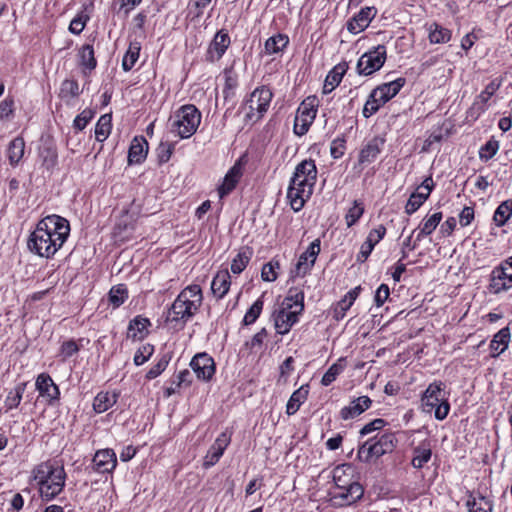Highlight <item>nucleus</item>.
<instances>
[{"label":"nucleus","mask_w":512,"mask_h":512,"mask_svg":"<svg viewBox=\"0 0 512 512\" xmlns=\"http://www.w3.org/2000/svg\"><path fill=\"white\" fill-rule=\"evenodd\" d=\"M70 234L69 221L59 215L41 219L30 234L27 246L34 254L51 258L63 246Z\"/></svg>","instance_id":"f257e3e1"},{"label":"nucleus","mask_w":512,"mask_h":512,"mask_svg":"<svg viewBox=\"0 0 512 512\" xmlns=\"http://www.w3.org/2000/svg\"><path fill=\"white\" fill-rule=\"evenodd\" d=\"M202 300V290L199 285L187 286L172 303L168 313V320L182 321L185 324L199 310Z\"/></svg>","instance_id":"f03ea898"},{"label":"nucleus","mask_w":512,"mask_h":512,"mask_svg":"<svg viewBox=\"0 0 512 512\" xmlns=\"http://www.w3.org/2000/svg\"><path fill=\"white\" fill-rule=\"evenodd\" d=\"M201 112L195 105L187 104L181 106L176 112L171 123V132L182 139L191 137L199 127Z\"/></svg>","instance_id":"7ed1b4c3"},{"label":"nucleus","mask_w":512,"mask_h":512,"mask_svg":"<svg viewBox=\"0 0 512 512\" xmlns=\"http://www.w3.org/2000/svg\"><path fill=\"white\" fill-rule=\"evenodd\" d=\"M442 385V382L431 383L421 398L423 410L427 413H431L434 410L437 420H444L450 411V404L445 396Z\"/></svg>","instance_id":"20e7f679"},{"label":"nucleus","mask_w":512,"mask_h":512,"mask_svg":"<svg viewBox=\"0 0 512 512\" xmlns=\"http://www.w3.org/2000/svg\"><path fill=\"white\" fill-rule=\"evenodd\" d=\"M372 440L366 441L359 447L358 457L361 461L370 462L372 458H379L384 454L390 453L396 447L397 439L393 433H384L380 438L372 443Z\"/></svg>","instance_id":"39448f33"},{"label":"nucleus","mask_w":512,"mask_h":512,"mask_svg":"<svg viewBox=\"0 0 512 512\" xmlns=\"http://www.w3.org/2000/svg\"><path fill=\"white\" fill-rule=\"evenodd\" d=\"M272 97L273 94L270 88L266 86L256 88L246 101L245 106L248 109L246 112V118L254 122L260 120L267 112Z\"/></svg>","instance_id":"423d86ee"},{"label":"nucleus","mask_w":512,"mask_h":512,"mask_svg":"<svg viewBox=\"0 0 512 512\" xmlns=\"http://www.w3.org/2000/svg\"><path fill=\"white\" fill-rule=\"evenodd\" d=\"M316 182H310L307 178H300L293 175L287 191V198L289 199L291 208L298 212L303 207L305 202L311 197L313 188Z\"/></svg>","instance_id":"0eeeda50"},{"label":"nucleus","mask_w":512,"mask_h":512,"mask_svg":"<svg viewBox=\"0 0 512 512\" xmlns=\"http://www.w3.org/2000/svg\"><path fill=\"white\" fill-rule=\"evenodd\" d=\"M386 61V47L378 45L364 53L357 62V71L360 75H371L380 70Z\"/></svg>","instance_id":"6e6552de"},{"label":"nucleus","mask_w":512,"mask_h":512,"mask_svg":"<svg viewBox=\"0 0 512 512\" xmlns=\"http://www.w3.org/2000/svg\"><path fill=\"white\" fill-rule=\"evenodd\" d=\"M320 252V240L315 239L307 248L305 252H303L294 267L290 271V277L293 279L299 276H305L310 272L311 268L314 266L316 257Z\"/></svg>","instance_id":"1a4fd4ad"},{"label":"nucleus","mask_w":512,"mask_h":512,"mask_svg":"<svg viewBox=\"0 0 512 512\" xmlns=\"http://www.w3.org/2000/svg\"><path fill=\"white\" fill-rule=\"evenodd\" d=\"M66 474L62 466H56L54 473L39 488L41 497L49 501L56 497L64 488Z\"/></svg>","instance_id":"9d476101"},{"label":"nucleus","mask_w":512,"mask_h":512,"mask_svg":"<svg viewBox=\"0 0 512 512\" xmlns=\"http://www.w3.org/2000/svg\"><path fill=\"white\" fill-rule=\"evenodd\" d=\"M190 367L196 374L197 378L202 381H209L215 374V362L207 353L196 354L191 362Z\"/></svg>","instance_id":"9b49d317"},{"label":"nucleus","mask_w":512,"mask_h":512,"mask_svg":"<svg viewBox=\"0 0 512 512\" xmlns=\"http://www.w3.org/2000/svg\"><path fill=\"white\" fill-rule=\"evenodd\" d=\"M434 188V182L431 177L426 178L416 189L415 192H413L405 206V212L408 215H412L415 213L427 200L430 193L432 192Z\"/></svg>","instance_id":"f8f14e48"},{"label":"nucleus","mask_w":512,"mask_h":512,"mask_svg":"<svg viewBox=\"0 0 512 512\" xmlns=\"http://www.w3.org/2000/svg\"><path fill=\"white\" fill-rule=\"evenodd\" d=\"M315 117L316 110L314 109L313 104H308L306 101H303L298 108L297 115L295 117L293 127L294 133L298 136L306 134Z\"/></svg>","instance_id":"ddd939ff"},{"label":"nucleus","mask_w":512,"mask_h":512,"mask_svg":"<svg viewBox=\"0 0 512 512\" xmlns=\"http://www.w3.org/2000/svg\"><path fill=\"white\" fill-rule=\"evenodd\" d=\"M231 434L227 431L222 432L209 448L207 454L204 457L203 467L208 469L214 466L221 456L223 455L225 449L230 444Z\"/></svg>","instance_id":"4468645a"},{"label":"nucleus","mask_w":512,"mask_h":512,"mask_svg":"<svg viewBox=\"0 0 512 512\" xmlns=\"http://www.w3.org/2000/svg\"><path fill=\"white\" fill-rule=\"evenodd\" d=\"M405 83L406 79L403 77L397 78L396 80L388 83H383L372 90L371 98H376L378 103L384 105L399 93Z\"/></svg>","instance_id":"2eb2a0df"},{"label":"nucleus","mask_w":512,"mask_h":512,"mask_svg":"<svg viewBox=\"0 0 512 512\" xmlns=\"http://www.w3.org/2000/svg\"><path fill=\"white\" fill-rule=\"evenodd\" d=\"M512 288V276L504 272L503 267H495L490 273L488 292L494 295L508 291Z\"/></svg>","instance_id":"dca6fc26"},{"label":"nucleus","mask_w":512,"mask_h":512,"mask_svg":"<svg viewBox=\"0 0 512 512\" xmlns=\"http://www.w3.org/2000/svg\"><path fill=\"white\" fill-rule=\"evenodd\" d=\"M231 43L230 36L227 31L219 30L211 41L208 51L207 60L213 62L222 58Z\"/></svg>","instance_id":"f3484780"},{"label":"nucleus","mask_w":512,"mask_h":512,"mask_svg":"<svg viewBox=\"0 0 512 512\" xmlns=\"http://www.w3.org/2000/svg\"><path fill=\"white\" fill-rule=\"evenodd\" d=\"M376 15V9L374 7L362 8L356 15H354L347 23V29L352 34H358L364 31L372 19Z\"/></svg>","instance_id":"a211bd4d"},{"label":"nucleus","mask_w":512,"mask_h":512,"mask_svg":"<svg viewBox=\"0 0 512 512\" xmlns=\"http://www.w3.org/2000/svg\"><path fill=\"white\" fill-rule=\"evenodd\" d=\"M385 140L381 137H374L369 140L359 152L358 163L369 164L376 160L381 153Z\"/></svg>","instance_id":"6ab92c4d"},{"label":"nucleus","mask_w":512,"mask_h":512,"mask_svg":"<svg viewBox=\"0 0 512 512\" xmlns=\"http://www.w3.org/2000/svg\"><path fill=\"white\" fill-rule=\"evenodd\" d=\"M300 311L282 307L275 316V329L277 333L284 335L288 333L291 327L298 321Z\"/></svg>","instance_id":"aec40b11"},{"label":"nucleus","mask_w":512,"mask_h":512,"mask_svg":"<svg viewBox=\"0 0 512 512\" xmlns=\"http://www.w3.org/2000/svg\"><path fill=\"white\" fill-rule=\"evenodd\" d=\"M242 166L240 162H236L226 173L223 183L218 188V194L220 198H223L230 194L238 184L242 177Z\"/></svg>","instance_id":"412c9836"},{"label":"nucleus","mask_w":512,"mask_h":512,"mask_svg":"<svg viewBox=\"0 0 512 512\" xmlns=\"http://www.w3.org/2000/svg\"><path fill=\"white\" fill-rule=\"evenodd\" d=\"M371 404L372 400L368 396H360L341 409L340 417L343 420L353 419L368 410Z\"/></svg>","instance_id":"4be33fe9"},{"label":"nucleus","mask_w":512,"mask_h":512,"mask_svg":"<svg viewBox=\"0 0 512 512\" xmlns=\"http://www.w3.org/2000/svg\"><path fill=\"white\" fill-rule=\"evenodd\" d=\"M93 464L97 472L108 473L116 467L117 458L112 449H104L96 452Z\"/></svg>","instance_id":"5701e85b"},{"label":"nucleus","mask_w":512,"mask_h":512,"mask_svg":"<svg viewBox=\"0 0 512 512\" xmlns=\"http://www.w3.org/2000/svg\"><path fill=\"white\" fill-rule=\"evenodd\" d=\"M36 388L41 396L48 398L50 403L59 399V388L48 374L42 373L37 377Z\"/></svg>","instance_id":"b1692460"},{"label":"nucleus","mask_w":512,"mask_h":512,"mask_svg":"<svg viewBox=\"0 0 512 512\" xmlns=\"http://www.w3.org/2000/svg\"><path fill=\"white\" fill-rule=\"evenodd\" d=\"M148 153V142L144 137H135L128 151V163L130 165L142 163Z\"/></svg>","instance_id":"393cba45"},{"label":"nucleus","mask_w":512,"mask_h":512,"mask_svg":"<svg viewBox=\"0 0 512 512\" xmlns=\"http://www.w3.org/2000/svg\"><path fill=\"white\" fill-rule=\"evenodd\" d=\"M364 489L358 482H350L344 491L334 495L335 499L341 500V505H351L363 497Z\"/></svg>","instance_id":"a878e982"},{"label":"nucleus","mask_w":512,"mask_h":512,"mask_svg":"<svg viewBox=\"0 0 512 512\" xmlns=\"http://www.w3.org/2000/svg\"><path fill=\"white\" fill-rule=\"evenodd\" d=\"M230 278V274L227 270H221L214 276L211 283V290L216 298L221 299L227 294L231 285Z\"/></svg>","instance_id":"bb28decb"},{"label":"nucleus","mask_w":512,"mask_h":512,"mask_svg":"<svg viewBox=\"0 0 512 512\" xmlns=\"http://www.w3.org/2000/svg\"><path fill=\"white\" fill-rule=\"evenodd\" d=\"M432 456L431 443L428 440L422 441L418 446L413 448V458L411 464L416 469H421L428 463Z\"/></svg>","instance_id":"cd10ccee"},{"label":"nucleus","mask_w":512,"mask_h":512,"mask_svg":"<svg viewBox=\"0 0 512 512\" xmlns=\"http://www.w3.org/2000/svg\"><path fill=\"white\" fill-rule=\"evenodd\" d=\"M25 141L22 137L14 138L8 146L7 156L11 166L15 167L19 164L24 156Z\"/></svg>","instance_id":"c85d7f7f"},{"label":"nucleus","mask_w":512,"mask_h":512,"mask_svg":"<svg viewBox=\"0 0 512 512\" xmlns=\"http://www.w3.org/2000/svg\"><path fill=\"white\" fill-rule=\"evenodd\" d=\"M118 396V393L109 394L108 392H99L93 401L94 411L96 413L107 411L117 402Z\"/></svg>","instance_id":"c756f323"},{"label":"nucleus","mask_w":512,"mask_h":512,"mask_svg":"<svg viewBox=\"0 0 512 512\" xmlns=\"http://www.w3.org/2000/svg\"><path fill=\"white\" fill-rule=\"evenodd\" d=\"M308 393L309 390L307 385L301 386L299 389L294 391L287 402L286 413L288 415L295 414L299 410L302 403H304V401L307 399Z\"/></svg>","instance_id":"7c9ffc66"},{"label":"nucleus","mask_w":512,"mask_h":512,"mask_svg":"<svg viewBox=\"0 0 512 512\" xmlns=\"http://www.w3.org/2000/svg\"><path fill=\"white\" fill-rule=\"evenodd\" d=\"M289 44V37L285 34H277L269 37L265 42V53L268 55L282 52Z\"/></svg>","instance_id":"2f4dec72"},{"label":"nucleus","mask_w":512,"mask_h":512,"mask_svg":"<svg viewBox=\"0 0 512 512\" xmlns=\"http://www.w3.org/2000/svg\"><path fill=\"white\" fill-rule=\"evenodd\" d=\"M293 175H296L297 178H307L310 182H316L317 168L315 161L312 159L303 160L296 166Z\"/></svg>","instance_id":"473e14b6"},{"label":"nucleus","mask_w":512,"mask_h":512,"mask_svg":"<svg viewBox=\"0 0 512 512\" xmlns=\"http://www.w3.org/2000/svg\"><path fill=\"white\" fill-rule=\"evenodd\" d=\"M253 255V251L249 247L242 248L233 258L231 263V271L234 274H240L248 265Z\"/></svg>","instance_id":"72a5a7b5"},{"label":"nucleus","mask_w":512,"mask_h":512,"mask_svg":"<svg viewBox=\"0 0 512 512\" xmlns=\"http://www.w3.org/2000/svg\"><path fill=\"white\" fill-rule=\"evenodd\" d=\"M282 306L284 308L292 309L296 307L295 311H300L302 313L304 309V293L303 291L297 288H290L288 291V295L284 298Z\"/></svg>","instance_id":"f704fd0d"},{"label":"nucleus","mask_w":512,"mask_h":512,"mask_svg":"<svg viewBox=\"0 0 512 512\" xmlns=\"http://www.w3.org/2000/svg\"><path fill=\"white\" fill-rule=\"evenodd\" d=\"M466 506L469 512H492L493 502L479 494L478 496H471Z\"/></svg>","instance_id":"c9c22d12"},{"label":"nucleus","mask_w":512,"mask_h":512,"mask_svg":"<svg viewBox=\"0 0 512 512\" xmlns=\"http://www.w3.org/2000/svg\"><path fill=\"white\" fill-rule=\"evenodd\" d=\"M512 216V199L505 200L496 208L493 220L497 227L504 226Z\"/></svg>","instance_id":"e433bc0d"},{"label":"nucleus","mask_w":512,"mask_h":512,"mask_svg":"<svg viewBox=\"0 0 512 512\" xmlns=\"http://www.w3.org/2000/svg\"><path fill=\"white\" fill-rule=\"evenodd\" d=\"M429 41L432 44L447 43L451 39V31L437 23L429 26Z\"/></svg>","instance_id":"4c0bfd02"},{"label":"nucleus","mask_w":512,"mask_h":512,"mask_svg":"<svg viewBox=\"0 0 512 512\" xmlns=\"http://www.w3.org/2000/svg\"><path fill=\"white\" fill-rule=\"evenodd\" d=\"M150 325V321L147 318L136 316L129 322L127 335L130 338H141L144 331Z\"/></svg>","instance_id":"58836bf2"},{"label":"nucleus","mask_w":512,"mask_h":512,"mask_svg":"<svg viewBox=\"0 0 512 512\" xmlns=\"http://www.w3.org/2000/svg\"><path fill=\"white\" fill-rule=\"evenodd\" d=\"M141 45L139 42H131L127 52L122 60V68L124 71H130L139 58Z\"/></svg>","instance_id":"ea45409f"},{"label":"nucleus","mask_w":512,"mask_h":512,"mask_svg":"<svg viewBox=\"0 0 512 512\" xmlns=\"http://www.w3.org/2000/svg\"><path fill=\"white\" fill-rule=\"evenodd\" d=\"M111 121V114H104L99 118L95 126V138L98 142L105 141L109 136L112 128Z\"/></svg>","instance_id":"a19ab883"},{"label":"nucleus","mask_w":512,"mask_h":512,"mask_svg":"<svg viewBox=\"0 0 512 512\" xmlns=\"http://www.w3.org/2000/svg\"><path fill=\"white\" fill-rule=\"evenodd\" d=\"M346 367V359L340 358L332 364L329 369L325 372L321 379V384L323 386H329L332 382H334L337 378V376L343 372V370Z\"/></svg>","instance_id":"79ce46f5"},{"label":"nucleus","mask_w":512,"mask_h":512,"mask_svg":"<svg viewBox=\"0 0 512 512\" xmlns=\"http://www.w3.org/2000/svg\"><path fill=\"white\" fill-rule=\"evenodd\" d=\"M128 298V290L124 284H118L113 286L108 294V299L110 304L113 305L114 308H118L121 306L126 299Z\"/></svg>","instance_id":"37998d69"},{"label":"nucleus","mask_w":512,"mask_h":512,"mask_svg":"<svg viewBox=\"0 0 512 512\" xmlns=\"http://www.w3.org/2000/svg\"><path fill=\"white\" fill-rule=\"evenodd\" d=\"M347 69H348L347 62H341V63L337 64L336 66H334L333 69L331 71H329V73L327 74V76L325 78V81L327 82V86H332V87L336 88L340 84Z\"/></svg>","instance_id":"c03bdc74"},{"label":"nucleus","mask_w":512,"mask_h":512,"mask_svg":"<svg viewBox=\"0 0 512 512\" xmlns=\"http://www.w3.org/2000/svg\"><path fill=\"white\" fill-rule=\"evenodd\" d=\"M26 389V383H18L13 390H11L6 399H5V407L8 410L17 408L22 400L23 393Z\"/></svg>","instance_id":"a18cd8bd"},{"label":"nucleus","mask_w":512,"mask_h":512,"mask_svg":"<svg viewBox=\"0 0 512 512\" xmlns=\"http://www.w3.org/2000/svg\"><path fill=\"white\" fill-rule=\"evenodd\" d=\"M79 56H80V64L82 66L89 69L90 71L95 69V67L97 65V61L94 56V49H93L92 45H90V44L83 45L82 48L80 49Z\"/></svg>","instance_id":"49530a36"},{"label":"nucleus","mask_w":512,"mask_h":512,"mask_svg":"<svg viewBox=\"0 0 512 512\" xmlns=\"http://www.w3.org/2000/svg\"><path fill=\"white\" fill-rule=\"evenodd\" d=\"M81 93L79 84L74 79H66L62 82L60 87V97L62 99H70L78 97Z\"/></svg>","instance_id":"de8ad7c7"},{"label":"nucleus","mask_w":512,"mask_h":512,"mask_svg":"<svg viewBox=\"0 0 512 512\" xmlns=\"http://www.w3.org/2000/svg\"><path fill=\"white\" fill-rule=\"evenodd\" d=\"M364 213V205L359 200H354L353 206L349 208L345 215V221L348 228L355 225Z\"/></svg>","instance_id":"09e8293b"},{"label":"nucleus","mask_w":512,"mask_h":512,"mask_svg":"<svg viewBox=\"0 0 512 512\" xmlns=\"http://www.w3.org/2000/svg\"><path fill=\"white\" fill-rule=\"evenodd\" d=\"M510 338H511V333H510V328L508 326L500 329L493 336L492 340L494 341V343L502 345V348L497 353L491 354V356L496 358L500 354H502L508 348V345H509V342H510Z\"/></svg>","instance_id":"8fccbe9b"},{"label":"nucleus","mask_w":512,"mask_h":512,"mask_svg":"<svg viewBox=\"0 0 512 512\" xmlns=\"http://www.w3.org/2000/svg\"><path fill=\"white\" fill-rule=\"evenodd\" d=\"M280 268L279 260L273 258L268 263L264 264L261 270V277L263 281L273 282L277 279V269Z\"/></svg>","instance_id":"3c124183"},{"label":"nucleus","mask_w":512,"mask_h":512,"mask_svg":"<svg viewBox=\"0 0 512 512\" xmlns=\"http://www.w3.org/2000/svg\"><path fill=\"white\" fill-rule=\"evenodd\" d=\"M264 302L261 298L257 299L252 306L247 310L243 318L244 325L253 324L260 316L263 309Z\"/></svg>","instance_id":"603ef678"},{"label":"nucleus","mask_w":512,"mask_h":512,"mask_svg":"<svg viewBox=\"0 0 512 512\" xmlns=\"http://www.w3.org/2000/svg\"><path fill=\"white\" fill-rule=\"evenodd\" d=\"M55 468L56 466H53L49 462H45L37 466L34 470V479L38 482L39 488H41L42 483L47 480L52 473H54Z\"/></svg>","instance_id":"864d4df0"},{"label":"nucleus","mask_w":512,"mask_h":512,"mask_svg":"<svg viewBox=\"0 0 512 512\" xmlns=\"http://www.w3.org/2000/svg\"><path fill=\"white\" fill-rule=\"evenodd\" d=\"M501 82L497 79L492 80L488 85H486L485 89L475 98L481 105L487 106L490 98L496 93V91L500 88Z\"/></svg>","instance_id":"5fc2aeb1"},{"label":"nucleus","mask_w":512,"mask_h":512,"mask_svg":"<svg viewBox=\"0 0 512 512\" xmlns=\"http://www.w3.org/2000/svg\"><path fill=\"white\" fill-rule=\"evenodd\" d=\"M154 353V346L146 343L138 348L136 351L133 361L136 366H140L147 362Z\"/></svg>","instance_id":"6e6d98bb"},{"label":"nucleus","mask_w":512,"mask_h":512,"mask_svg":"<svg viewBox=\"0 0 512 512\" xmlns=\"http://www.w3.org/2000/svg\"><path fill=\"white\" fill-rule=\"evenodd\" d=\"M499 149V143L497 140L490 139L486 142L485 145H483L479 150V158L482 161L487 162L491 158L495 156Z\"/></svg>","instance_id":"4d7b16f0"},{"label":"nucleus","mask_w":512,"mask_h":512,"mask_svg":"<svg viewBox=\"0 0 512 512\" xmlns=\"http://www.w3.org/2000/svg\"><path fill=\"white\" fill-rule=\"evenodd\" d=\"M442 220V212H436L430 217L424 219L421 224L423 234H431Z\"/></svg>","instance_id":"13d9d810"},{"label":"nucleus","mask_w":512,"mask_h":512,"mask_svg":"<svg viewBox=\"0 0 512 512\" xmlns=\"http://www.w3.org/2000/svg\"><path fill=\"white\" fill-rule=\"evenodd\" d=\"M95 112L92 109H84L79 115L74 119L73 127L78 131H82L90 120L94 117Z\"/></svg>","instance_id":"bf43d9fd"},{"label":"nucleus","mask_w":512,"mask_h":512,"mask_svg":"<svg viewBox=\"0 0 512 512\" xmlns=\"http://www.w3.org/2000/svg\"><path fill=\"white\" fill-rule=\"evenodd\" d=\"M168 363L169 358L166 355H163L146 373V379L152 380L158 377L166 369Z\"/></svg>","instance_id":"052dcab7"},{"label":"nucleus","mask_w":512,"mask_h":512,"mask_svg":"<svg viewBox=\"0 0 512 512\" xmlns=\"http://www.w3.org/2000/svg\"><path fill=\"white\" fill-rule=\"evenodd\" d=\"M346 140L344 137H337L331 142L330 154L334 159L341 158L346 150Z\"/></svg>","instance_id":"680f3d73"},{"label":"nucleus","mask_w":512,"mask_h":512,"mask_svg":"<svg viewBox=\"0 0 512 512\" xmlns=\"http://www.w3.org/2000/svg\"><path fill=\"white\" fill-rule=\"evenodd\" d=\"M174 145L170 143H161L157 149V158L159 164L168 162L172 156Z\"/></svg>","instance_id":"e2e57ef3"},{"label":"nucleus","mask_w":512,"mask_h":512,"mask_svg":"<svg viewBox=\"0 0 512 512\" xmlns=\"http://www.w3.org/2000/svg\"><path fill=\"white\" fill-rule=\"evenodd\" d=\"M351 306V301L342 298L333 308V318L337 321L343 319Z\"/></svg>","instance_id":"0e129e2a"},{"label":"nucleus","mask_w":512,"mask_h":512,"mask_svg":"<svg viewBox=\"0 0 512 512\" xmlns=\"http://www.w3.org/2000/svg\"><path fill=\"white\" fill-rule=\"evenodd\" d=\"M14 112V100L11 97L0 102V120L9 119Z\"/></svg>","instance_id":"69168bd1"},{"label":"nucleus","mask_w":512,"mask_h":512,"mask_svg":"<svg viewBox=\"0 0 512 512\" xmlns=\"http://www.w3.org/2000/svg\"><path fill=\"white\" fill-rule=\"evenodd\" d=\"M80 350L78 344L74 340H68L65 341L61 345V355H63L64 359L72 357L74 354H76Z\"/></svg>","instance_id":"338daca9"},{"label":"nucleus","mask_w":512,"mask_h":512,"mask_svg":"<svg viewBox=\"0 0 512 512\" xmlns=\"http://www.w3.org/2000/svg\"><path fill=\"white\" fill-rule=\"evenodd\" d=\"M386 234V228L384 225H379L378 227L372 229L368 236H367V239L366 241L367 242H370V244H373V246L375 247V245L384 238Z\"/></svg>","instance_id":"774afa93"}]
</instances>
